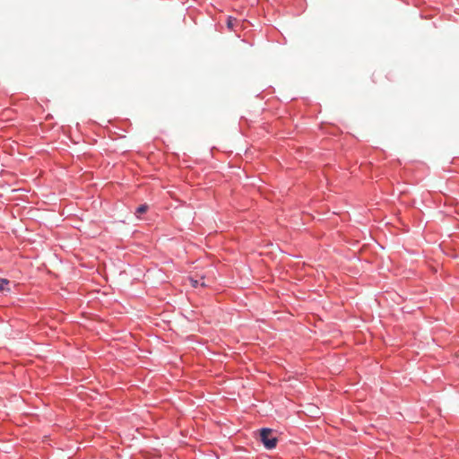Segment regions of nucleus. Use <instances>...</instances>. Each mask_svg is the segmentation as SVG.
Returning a JSON list of instances; mask_svg holds the SVG:
<instances>
[{
    "label": "nucleus",
    "mask_w": 459,
    "mask_h": 459,
    "mask_svg": "<svg viewBox=\"0 0 459 459\" xmlns=\"http://www.w3.org/2000/svg\"><path fill=\"white\" fill-rule=\"evenodd\" d=\"M260 441L266 449L271 450L276 447L278 438L272 429L263 428L260 429Z\"/></svg>",
    "instance_id": "nucleus-1"
},
{
    "label": "nucleus",
    "mask_w": 459,
    "mask_h": 459,
    "mask_svg": "<svg viewBox=\"0 0 459 459\" xmlns=\"http://www.w3.org/2000/svg\"><path fill=\"white\" fill-rule=\"evenodd\" d=\"M383 77H385L389 82H394L395 76L394 72L388 71L384 72L381 70L375 71L371 75V81L373 83H380L382 82Z\"/></svg>",
    "instance_id": "nucleus-2"
},
{
    "label": "nucleus",
    "mask_w": 459,
    "mask_h": 459,
    "mask_svg": "<svg viewBox=\"0 0 459 459\" xmlns=\"http://www.w3.org/2000/svg\"><path fill=\"white\" fill-rule=\"evenodd\" d=\"M148 209H149L148 204H141L136 208L134 214H135V216L139 217L141 214L145 213L148 211Z\"/></svg>",
    "instance_id": "nucleus-3"
},
{
    "label": "nucleus",
    "mask_w": 459,
    "mask_h": 459,
    "mask_svg": "<svg viewBox=\"0 0 459 459\" xmlns=\"http://www.w3.org/2000/svg\"><path fill=\"white\" fill-rule=\"evenodd\" d=\"M237 22V19L232 16H228L227 18V28L230 30H233L235 23Z\"/></svg>",
    "instance_id": "nucleus-4"
},
{
    "label": "nucleus",
    "mask_w": 459,
    "mask_h": 459,
    "mask_svg": "<svg viewBox=\"0 0 459 459\" xmlns=\"http://www.w3.org/2000/svg\"><path fill=\"white\" fill-rule=\"evenodd\" d=\"M10 284V281L4 278H0V291H4L6 290L5 286ZM7 290L10 291V289L7 288Z\"/></svg>",
    "instance_id": "nucleus-5"
},
{
    "label": "nucleus",
    "mask_w": 459,
    "mask_h": 459,
    "mask_svg": "<svg viewBox=\"0 0 459 459\" xmlns=\"http://www.w3.org/2000/svg\"><path fill=\"white\" fill-rule=\"evenodd\" d=\"M191 285H192V287H194V288H197L199 285H201L202 287H204V286H205V283H204V281H202L201 283H199V281H198V280L191 279Z\"/></svg>",
    "instance_id": "nucleus-6"
}]
</instances>
